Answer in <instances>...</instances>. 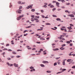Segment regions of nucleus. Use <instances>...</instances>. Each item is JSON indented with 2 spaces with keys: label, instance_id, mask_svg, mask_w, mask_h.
I'll return each instance as SVG.
<instances>
[{
  "label": "nucleus",
  "instance_id": "1",
  "mask_svg": "<svg viewBox=\"0 0 75 75\" xmlns=\"http://www.w3.org/2000/svg\"><path fill=\"white\" fill-rule=\"evenodd\" d=\"M22 7L21 6L19 7V9L17 10V11H16L17 13H21V12L20 11H22L21 10V9L22 8Z\"/></svg>",
  "mask_w": 75,
  "mask_h": 75
},
{
  "label": "nucleus",
  "instance_id": "2",
  "mask_svg": "<svg viewBox=\"0 0 75 75\" xmlns=\"http://www.w3.org/2000/svg\"><path fill=\"white\" fill-rule=\"evenodd\" d=\"M33 4L30 5L28 6L27 7V9H28L29 8H30V7H33Z\"/></svg>",
  "mask_w": 75,
  "mask_h": 75
},
{
  "label": "nucleus",
  "instance_id": "3",
  "mask_svg": "<svg viewBox=\"0 0 75 75\" xmlns=\"http://www.w3.org/2000/svg\"><path fill=\"white\" fill-rule=\"evenodd\" d=\"M51 4H50L49 5H48V6H50V7L51 8H53V7H54V6L53 5H51Z\"/></svg>",
  "mask_w": 75,
  "mask_h": 75
},
{
  "label": "nucleus",
  "instance_id": "4",
  "mask_svg": "<svg viewBox=\"0 0 75 75\" xmlns=\"http://www.w3.org/2000/svg\"><path fill=\"white\" fill-rule=\"evenodd\" d=\"M35 20H36V23H38V22H39L40 21L39 20H38V19H37L36 18H34Z\"/></svg>",
  "mask_w": 75,
  "mask_h": 75
},
{
  "label": "nucleus",
  "instance_id": "5",
  "mask_svg": "<svg viewBox=\"0 0 75 75\" xmlns=\"http://www.w3.org/2000/svg\"><path fill=\"white\" fill-rule=\"evenodd\" d=\"M14 65L15 67H18V64H16V63L14 64Z\"/></svg>",
  "mask_w": 75,
  "mask_h": 75
},
{
  "label": "nucleus",
  "instance_id": "6",
  "mask_svg": "<svg viewBox=\"0 0 75 75\" xmlns=\"http://www.w3.org/2000/svg\"><path fill=\"white\" fill-rule=\"evenodd\" d=\"M41 51H43V49H40V51H38L39 53H41Z\"/></svg>",
  "mask_w": 75,
  "mask_h": 75
},
{
  "label": "nucleus",
  "instance_id": "7",
  "mask_svg": "<svg viewBox=\"0 0 75 75\" xmlns=\"http://www.w3.org/2000/svg\"><path fill=\"white\" fill-rule=\"evenodd\" d=\"M42 63L44 64H45L46 63H48V62L47 61H43Z\"/></svg>",
  "mask_w": 75,
  "mask_h": 75
},
{
  "label": "nucleus",
  "instance_id": "8",
  "mask_svg": "<svg viewBox=\"0 0 75 75\" xmlns=\"http://www.w3.org/2000/svg\"><path fill=\"white\" fill-rule=\"evenodd\" d=\"M53 51H58L59 49L58 48L54 49H53Z\"/></svg>",
  "mask_w": 75,
  "mask_h": 75
},
{
  "label": "nucleus",
  "instance_id": "9",
  "mask_svg": "<svg viewBox=\"0 0 75 75\" xmlns=\"http://www.w3.org/2000/svg\"><path fill=\"white\" fill-rule=\"evenodd\" d=\"M56 5H57V7H59V3L58 2H57L56 3Z\"/></svg>",
  "mask_w": 75,
  "mask_h": 75
},
{
  "label": "nucleus",
  "instance_id": "10",
  "mask_svg": "<svg viewBox=\"0 0 75 75\" xmlns=\"http://www.w3.org/2000/svg\"><path fill=\"white\" fill-rule=\"evenodd\" d=\"M62 64L63 65H65V61H63L62 62Z\"/></svg>",
  "mask_w": 75,
  "mask_h": 75
},
{
  "label": "nucleus",
  "instance_id": "11",
  "mask_svg": "<svg viewBox=\"0 0 75 75\" xmlns=\"http://www.w3.org/2000/svg\"><path fill=\"white\" fill-rule=\"evenodd\" d=\"M17 20H20L21 19V18H20V16H19L17 18Z\"/></svg>",
  "mask_w": 75,
  "mask_h": 75
},
{
  "label": "nucleus",
  "instance_id": "12",
  "mask_svg": "<svg viewBox=\"0 0 75 75\" xmlns=\"http://www.w3.org/2000/svg\"><path fill=\"white\" fill-rule=\"evenodd\" d=\"M41 67H45V66H44V65L43 64H41L40 65Z\"/></svg>",
  "mask_w": 75,
  "mask_h": 75
},
{
  "label": "nucleus",
  "instance_id": "13",
  "mask_svg": "<svg viewBox=\"0 0 75 75\" xmlns=\"http://www.w3.org/2000/svg\"><path fill=\"white\" fill-rule=\"evenodd\" d=\"M72 60L71 59H68L67 60V62H69L71 61Z\"/></svg>",
  "mask_w": 75,
  "mask_h": 75
},
{
  "label": "nucleus",
  "instance_id": "14",
  "mask_svg": "<svg viewBox=\"0 0 75 75\" xmlns=\"http://www.w3.org/2000/svg\"><path fill=\"white\" fill-rule=\"evenodd\" d=\"M47 73H51V71H47Z\"/></svg>",
  "mask_w": 75,
  "mask_h": 75
},
{
  "label": "nucleus",
  "instance_id": "15",
  "mask_svg": "<svg viewBox=\"0 0 75 75\" xmlns=\"http://www.w3.org/2000/svg\"><path fill=\"white\" fill-rule=\"evenodd\" d=\"M60 50H64V48H63V47H62L60 48Z\"/></svg>",
  "mask_w": 75,
  "mask_h": 75
},
{
  "label": "nucleus",
  "instance_id": "16",
  "mask_svg": "<svg viewBox=\"0 0 75 75\" xmlns=\"http://www.w3.org/2000/svg\"><path fill=\"white\" fill-rule=\"evenodd\" d=\"M56 20L57 21H61V19L59 18H57Z\"/></svg>",
  "mask_w": 75,
  "mask_h": 75
},
{
  "label": "nucleus",
  "instance_id": "17",
  "mask_svg": "<svg viewBox=\"0 0 75 75\" xmlns=\"http://www.w3.org/2000/svg\"><path fill=\"white\" fill-rule=\"evenodd\" d=\"M70 17H74V15L73 14H71L70 15Z\"/></svg>",
  "mask_w": 75,
  "mask_h": 75
},
{
  "label": "nucleus",
  "instance_id": "18",
  "mask_svg": "<svg viewBox=\"0 0 75 75\" xmlns=\"http://www.w3.org/2000/svg\"><path fill=\"white\" fill-rule=\"evenodd\" d=\"M43 7H45V8H46L47 7V5H45L44 6H42Z\"/></svg>",
  "mask_w": 75,
  "mask_h": 75
},
{
  "label": "nucleus",
  "instance_id": "19",
  "mask_svg": "<svg viewBox=\"0 0 75 75\" xmlns=\"http://www.w3.org/2000/svg\"><path fill=\"white\" fill-rule=\"evenodd\" d=\"M67 28L69 29V30H72V28H70V27H68Z\"/></svg>",
  "mask_w": 75,
  "mask_h": 75
},
{
  "label": "nucleus",
  "instance_id": "20",
  "mask_svg": "<svg viewBox=\"0 0 75 75\" xmlns=\"http://www.w3.org/2000/svg\"><path fill=\"white\" fill-rule=\"evenodd\" d=\"M66 4L67 5V6H68V5H69L70 4L69 3H66Z\"/></svg>",
  "mask_w": 75,
  "mask_h": 75
},
{
  "label": "nucleus",
  "instance_id": "21",
  "mask_svg": "<svg viewBox=\"0 0 75 75\" xmlns=\"http://www.w3.org/2000/svg\"><path fill=\"white\" fill-rule=\"evenodd\" d=\"M12 53L13 54H17V53L14 52H12Z\"/></svg>",
  "mask_w": 75,
  "mask_h": 75
},
{
  "label": "nucleus",
  "instance_id": "22",
  "mask_svg": "<svg viewBox=\"0 0 75 75\" xmlns=\"http://www.w3.org/2000/svg\"><path fill=\"white\" fill-rule=\"evenodd\" d=\"M60 39H61V40L62 39V35H61L60 36Z\"/></svg>",
  "mask_w": 75,
  "mask_h": 75
},
{
  "label": "nucleus",
  "instance_id": "23",
  "mask_svg": "<svg viewBox=\"0 0 75 75\" xmlns=\"http://www.w3.org/2000/svg\"><path fill=\"white\" fill-rule=\"evenodd\" d=\"M57 62L55 63L54 64V66H56V65H57Z\"/></svg>",
  "mask_w": 75,
  "mask_h": 75
},
{
  "label": "nucleus",
  "instance_id": "24",
  "mask_svg": "<svg viewBox=\"0 0 75 75\" xmlns=\"http://www.w3.org/2000/svg\"><path fill=\"white\" fill-rule=\"evenodd\" d=\"M62 72H64V71H66V69H64L62 70Z\"/></svg>",
  "mask_w": 75,
  "mask_h": 75
},
{
  "label": "nucleus",
  "instance_id": "25",
  "mask_svg": "<svg viewBox=\"0 0 75 75\" xmlns=\"http://www.w3.org/2000/svg\"><path fill=\"white\" fill-rule=\"evenodd\" d=\"M53 17H57V16L56 15H52Z\"/></svg>",
  "mask_w": 75,
  "mask_h": 75
},
{
  "label": "nucleus",
  "instance_id": "26",
  "mask_svg": "<svg viewBox=\"0 0 75 75\" xmlns=\"http://www.w3.org/2000/svg\"><path fill=\"white\" fill-rule=\"evenodd\" d=\"M46 25H51V24L50 23H46Z\"/></svg>",
  "mask_w": 75,
  "mask_h": 75
},
{
  "label": "nucleus",
  "instance_id": "27",
  "mask_svg": "<svg viewBox=\"0 0 75 75\" xmlns=\"http://www.w3.org/2000/svg\"><path fill=\"white\" fill-rule=\"evenodd\" d=\"M13 64H9V66L10 67H12V66H13Z\"/></svg>",
  "mask_w": 75,
  "mask_h": 75
},
{
  "label": "nucleus",
  "instance_id": "28",
  "mask_svg": "<svg viewBox=\"0 0 75 75\" xmlns=\"http://www.w3.org/2000/svg\"><path fill=\"white\" fill-rule=\"evenodd\" d=\"M67 44H70L71 42L69 41H68L67 42Z\"/></svg>",
  "mask_w": 75,
  "mask_h": 75
},
{
  "label": "nucleus",
  "instance_id": "29",
  "mask_svg": "<svg viewBox=\"0 0 75 75\" xmlns=\"http://www.w3.org/2000/svg\"><path fill=\"white\" fill-rule=\"evenodd\" d=\"M21 1H19L18 2V3L19 4H21Z\"/></svg>",
  "mask_w": 75,
  "mask_h": 75
},
{
  "label": "nucleus",
  "instance_id": "30",
  "mask_svg": "<svg viewBox=\"0 0 75 75\" xmlns=\"http://www.w3.org/2000/svg\"><path fill=\"white\" fill-rule=\"evenodd\" d=\"M13 40L11 41V44H14V43H13Z\"/></svg>",
  "mask_w": 75,
  "mask_h": 75
},
{
  "label": "nucleus",
  "instance_id": "31",
  "mask_svg": "<svg viewBox=\"0 0 75 75\" xmlns=\"http://www.w3.org/2000/svg\"><path fill=\"white\" fill-rule=\"evenodd\" d=\"M27 31V30H25L23 32L24 34H25V33H26V32Z\"/></svg>",
  "mask_w": 75,
  "mask_h": 75
},
{
  "label": "nucleus",
  "instance_id": "32",
  "mask_svg": "<svg viewBox=\"0 0 75 75\" xmlns=\"http://www.w3.org/2000/svg\"><path fill=\"white\" fill-rule=\"evenodd\" d=\"M72 14H74V15H75V12H72Z\"/></svg>",
  "mask_w": 75,
  "mask_h": 75
},
{
  "label": "nucleus",
  "instance_id": "33",
  "mask_svg": "<svg viewBox=\"0 0 75 75\" xmlns=\"http://www.w3.org/2000/svg\"><path fill=\"white\" fill-rule=\"evenodd\" d=\"M65 45H65V44H63V45H62V47H64V46H65Z\"/></svg>",
  "mask_w": 75,
  "mask_h": 75
},
{
  "label": "nucleus",
  "instance_id": "34",
  "mask_svg": "<svg viewBox=\"0 0 75 75\" xmlns=\"http://www.w3.org/2000/svg\"><path fill=\"white\" fill-rule=\"evenodd\" d=\"M31 11H35V9H32L31 10Z\"/></svg>",
  "mask_w": 75,
  "mask_h": 75
},
{
  "label": "nucleus",
  "instance_id": "35",
  "mask_svg": "<svg viewBox=\"0 0 75 75\" xmlns=\"http://www.w3.org/2000/svg\"><path fill=\"white\" fill-rule=\"evenodd\" d=\"M41 30H42V29H38L37 30V31H41Z\"/></svg>",
  "mask_w": 75,
  "mask_h": 75
},
{
  "label": "nucleus",
  "instance_id": "36",
  "mask_svg": "<svg viewBox=\"0 0 75 75\" xmlns=\"http://www.w3.org/2000/svg\"><path fill=\"white\" fill-rule=\"evenodd\" d=\"M30 27H31V26H29L28 27H26V28H30Z\"/></svg>",
  "mask_w": 75,
  "mask_h": 75
},
{
  "label": "nucleus",
  "instance_id": "37",
  "mask_svg": "<svg viewBox=\"0 0 75 75\" xmlns=\"http://www.w3.org/2000/svg\"><path fill=\"white\" fill-rule=\"evenodd\" d=\"M8 51H12V50H11V49H8Z\"/></svg>",
  "mask_w": 75,
  "mask_h": 75
},
{
  "label": "nucleus",
  "instance_id": "38",
  "mask_svg": "<svg viewBox=\"0 0 75 75\" xmlns=\"http://www.w3.org/2000/svg\"><path fill=\"white\" fill-rule=\"evenodd\" d=\"M61 1L62 2V3H64V2H65V0H62Z\"/></svg>",
  "mask_w": 75,
  "mask_h": 75
},
{
  "label": "nucleus",
  "instance_id": "39",
  "mask_svg": "<svg viewBox=\"0 0 75 75\" xmlns=\"http://www.w3.org/2000/svg\"><path fill=\"white\" fill-rule=\"evenodd\" d=\"M36 50V49H35V48H34L32 49V50H33V51H34V50Z\"/></svg>",
  "mask_w": 75,
  "mask_h": 75
},
{
  "label": "nucleus",
  "instance_id": "40",
  "mask_svg": "<svg viewBox=\"0 0 75 75\" xmlns=\"http://www.w3.org/2000/svg\"><path fill=\"white\" fill-rule=\"evenodd\" d=\"M25 2H22L21 3V4H25Z\"/></svg>",
  "mask_w": 75,
  "mask_h": 75
},
{
  "label": "nucleus",
  "instance_id": "41",
  "mask_svg": "<svg viewBox=\"0 0 75 75\" xmlns=\"http://www.w3.org/2000/svg\"><path fill=\"white\" fill-rule=\"evenodd\" d=\"M17 58H20V57H21V56H16Z\"/></svg>",
  "mask_w": 75,
  "mask_h": 75
},
{
  "label": "nucleus",
  "instance_id": "42",
  "mask_svg": "<svg viewBox=\"0 0 75 75\" xmlns=\"http://www.w3.org/2000/svg\"><path fill=\"white\" fill-rule=\"evenodd\" d=\"M61 30H62V31H64V28H61Z\"/></svg>",
  "mask_w": 75,
  "mask_h": 75
},
{
  "label": "nucleus",
  "instance_id": "43",
  "mask_svg": "<svg viewBox=\"0 0 75 75\" xmlns=\"http://www.w3.org/2000/svg\"><path fill=\"white\" fill-rule=\"evenodd\" d=\"M62 71H61V72H58V73H57V74H59V73H62Z\"/></svg>",
  "mask_w": 75,
  "mask_h": 75
},
{
  "label": "nucleus",
  "instance_id": "44",
  "mask_svg": "<svg viewBox=\"0 0 75 75\" xmlns=\"http://www.w3.org/2000/svg\"><path fill=\"white\" fill-rule=\"evenodd\" d=\"M70 26H72V27L74 26V25H73V24H70Z\"/></svg>",
  "mask_w": 75,
  "mask_h": 75
},
{
  "label": "nucleus",
  "instance_id": "45",
  "mask_svg": "<svg viewBox=\"0 0 75 75\" xmlns=\"http://www.w3.org/2000/svg\"><path fill=\"white\" fill-rule=\"evenodd\" d=\"M36 43H37V44H40V42H36Z\"/></svg>",
  "mask_w": 75,
  "mask_h": 75
},
{
  "label": "nucleus",
  "instance_id": "46",
  "mask_svg": "<svg viewBox=\"0 0 75 75\" xmlns=\"http://www.w3.org/2000/svg\"><path fill=\"white\" fill-rule=\"evenodd\" d=\"M36 14H37V15H40V14L38 13H36Z\"/></svg>",
  "mask_w": 75,
  "mask_h": 75
},
{
  "label": "nucleus",
  "instance_id": "47",
  "mask_svg": "<svg viewBox=\"0 0 75 75\" xmlns=\"http://www.w3.org/2000/svg\"><path fill=\"white\" fill-rule=\"evenodd\" d=\"M24 17V15H22L20 16H19L21 18V17Z\"/></svg>",
  "mask_w": 75,
  "mask_h": 75
},
{
  "label": "nucleus",
  "instance_id": "48",
  "mask_svg": "<svg viewBox=\"0 0 75 75\" xmlns=\"http://www.w3.org/2000/svg\"><path fill=\"white\" fill-rule=\"evenodd\" d=\"M35 36L36 37H38V34H36L35 35Z\"/></svg>",
  "mask_w": 75,
  "mask_h": 75
},
{
  "label": "nucleus",
  "instance_id": "49",
  "mask_svg": "<svg viewBox=\"0 0 75 75\" xmlns=\"http://www.w3.org/2000/svg\"><path fill=\"white\" fill-rule=\"evenodd\" d=\"M11 6H12V5H11V4H10V5L9 6L10 8V7H11Z\"/></svg>",
  "mask_w": 75,
  "mask_h": 75
},
{
  "label": "nucleus",
  "instance_id": "50",
  "mask_svg": "<svg viewBox=\"0 0 75 75\" xmlns=\"http://www.w3.org/2000/svg\"><path fill=\"white\" fill-rule=\"evenodd\" d=\"M59 58H60V57H57L56 58V59H59Z\"/></svg>",
  "mask_w": 75,
  "mask_h": 75
},
{
  "label": "nucleus",
  "instance_id": "51",
  "mask_svg": "<svg viewBox=\"0 0 75 75\" xmlns=\"http://www.w3.org/2000/svg\"><path fill=\"white\" fill-rule=\"evenodd\" d=\"M56 9L55 8H53L52 9V11H55V10Z\"/></svg>",
  "mask_w": 75,
  "mask_h": 75
},
{
  "label": "nucleus",
  "instance_id": "52",
  "mask_svg": "<svg viewBox=\"0 0 75 75\" xmlns=\"http://www.w3.org/2000/svg\"><path fill=\"white\" fill-rule=\"evenodd\" d=\"M66 30H67V29H64V31L65 32H67V31Z\"/></svg>",
  "mask_w": 75,
  "mask_h": 75
},
{
  "label": "nucleus",
  "instance_id": "53",
  "mask_svg": "<svg viewBox=\"0 0 75 75\" xmlns=\"http://www.w3.org/2000/svg\"><path fill=\"white\" fill-rule=\"evenodd\" d=\"M57 64H58L59 65V64H60V62H57Z\"/></svg>",
  "mask_w": 75,
  "mask_h": 75
},
{
  "label": "nucleus",
  "instance_id": "54",
  "mask_svg": "<svg viewBox=\"0 0 75 75\" xmlns=\"http://www.w3.org/2000/svg\"><path fill=\"white\" fill-rule=\"evenodd\" d=\"M7 64L9 66L10 65V63H7Z\"/></svg>",
  "mask_w": 75,
  "mask_h": 75
},
{
  "label": "nucleus",
  "instance_id": "55",
  "mask_svg": "<svg viewBox=\"0 0 75 75\" xmlns=\"http://www.w3.org/2000/svg\"><path fill=\"white\" fill-rule=\"evenodd\" d=\"M68 32H70V33H72V32H73V31L72 30H69Z\"/></svg>",
  "mask_w": 75,
  "mask_h": 75
},
{
  "label": "nucleus",
  "instance_id": "56",
  "mask_svg": "<svg viewBox=\"0 0 75 75\" xmlns=\"http://www.w3.org/2000/svg\"><path fill=\"white\" fill-rule=\"evenodd\" d=\"M72 68H74L75 69V66H74L72 67Z\"/></svg>",
  "mask_w": 75,
  "mask_h": 75
},
{
  "label": "nucleus",
  "instance_id": "57",
  "mask_svg": "<svg viewBox=\"0 0 75 75\" xmlns=\"http://www.w3.org/2000/svg\"><path fill=\"white\" fill-rule=\"evenodd\" d=\"M7 46H9V44H7L6 45V47H7Z\"/></svg>",
  "mask_w": 75,
  "mask_h": 75
},
{
  "label": "nucleus",
  "instance_id": "58",
  "mask_svg": "<svg viewBox=\"0 0 75 75\" xmlns=\"http://www.w3.org/2000/svg\"><path fill=\"white\" fill-rule=\"evenodd\" d=\"M33 67H30V69H33Z\"/></svg>",
  "mask_w": 75,
  "mask_h": 75
},
{
  "label": "nucleus",
  "instance_id": "59",
  "mask_svg": "<svg viewBox=\"0 0 75 75\" xmlns=\"http://www.w3.org/2000/svg\"><path fill=\"white\" fill-rule=\"evenodd\" d=\"M65 12L66 13H68V10L65 11Z\"/></svg>",
  "mask_w": 75,
  "mask_h": 75
},
{
  "label": "nucleus",
  "instance_id": "60",
  "mask_svg": "<svg viewBox=\"0 0 75 75\" xmlns=\"http://www.w3.org/2000/svg\"><path fill=\"white\" fill-rule=\"evenodd\" d=\"M31 17H34V15H31Z\"/></svg>",
  "mask_w": 75,
  "mask_h": 75
},
{
  "label": "nucleus",
  "instance_id": "61",
  "mask_svg": "<svg viewBox=\"0 0 75 75\" xmlns=\"http://www.w3.org/2000/svg\"><path fill=\"white\" fill-rule=\"evenodd\" d=\"M72 43H71L70 44V46H72Z\"/></svg>",
  "mask_w": 75,
  "mask_h": 75
},
{
  "label": "nucleus",
  "instance_id": "62",
  "mask_svg": "<svg viewBox=\"0 0 75 75\" xmlns=\"http://www.w3.org/2000/svg\"><path fill=\"white\" fill-rule=\"evenodd\" d=\"M42 18H44V17H45V16L43 15H42Z\"/></svg>",
  "mask_w": 75,
  "mask_h": 75
},
{
  "label": "nucleus",
  "instance_id": "63",
  "mask_svg": "<svg viewBox=\"0 0 75 75\" xmlns=\"http://www.w3.org/2000/svg\"><path fill=\"white\" fill-rule=\"evenodd\" d=\"M44 4L46 5H47L48 4L45 3H44Z\"/></svg>",
  "mask_w": 75,
  "mask_h": 75
},
{
  "label": "nucleus",
  "instance_id": "64",
  "mask_svg": "<svg viewBox=\"0 0 75 75\" xmlns=\"http://www.w3.org/2000/svg\"><path fill=\"white\" fill-rule=\"evenodd\" d=\"M28 50H31V48L30 47L29 48H28Z\"/></svg>",
  "mask_w": 75,
  "mask_h": 75
}]
</instances>
